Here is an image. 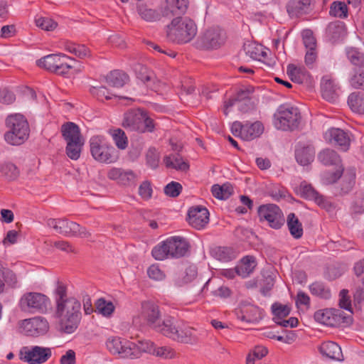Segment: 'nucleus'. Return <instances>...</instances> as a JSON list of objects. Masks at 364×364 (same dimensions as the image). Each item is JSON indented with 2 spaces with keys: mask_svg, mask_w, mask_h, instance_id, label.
Wrapping results in <instances>:
<instances>
[{
  "mask_svg": "<svg viewBox=\"0 0 364 364\" xmlns=\"http://www.w3.org/2000/svg\"><path fill=\"white\" fill-rule=\"evenodd\" d=\"M147 274L150 279L156 281H161L166 277L164 272L156 264H151L147 269Z\"/></svg>",
  "mask_w": 364,
  "mask_h": 364,
  "instance_id": "obj_58",
  "label": "nucleus"
},
{
  "mask_svg": "<svg viewBox=\"0 0 364 364\" xmlns=\"http://www.w3.org/2000/svg\"><path fill=\"white\" fill-rule=\"evenodd\" d=\"M271 309L274 316V321L275 323L276 321H279L290 314V307L288 305L274 303L272 305Z\"/></svg>",
  "mask_w": 364,
  "mask_h": 364,
  "instance_id": "obj_52",
  "label": "nucleus"
},
{
  "mask_svg": "<svg viewBox=\"0 0 364 364\" xmlns=\"http://www.w3.org/2000/svg\"><path fill=\"white\" fill-rule=\"evenodd\" d=\"M225 41V33L218 28H211L206 30L199 38L198 45L205 49H217Z\"/></svg>",
  "mask_w": 364,
  "mask_h": 364,
  "instance_id": "obj_15",
  "label": "nucleus"
},
{
  "mask_svg": "<svg viewBox=\"0 0 364 364\" xmlns=\"http://www.w3.org/2000/svg\"><path fill=\"white\" fill-rule=\"evenodd\" d=\"M178 324L179 323H178L177 321L174 318L171 316H166L162 321H160L159 322L154 330L161 333L163 336L173 340Z\"/></svg>",
  "mask_w": 364,
  "mask_h": 364,
  "instance_id": "obj_27",
  "label": "nucleus"
},
{
  "mask_svg": "<svg viewBox=\"0 0 364 364\" xmlns=\"http://www.w3.org/2000/svg\"><path fill=\"white\" fill-rule=\"evenodd\" d=\"M176 350L171 346H156L154 352V356L164 360H171L176 357Z\"/></svg>",
  "mask_w": 364,
  "mask_h": 364,
  "instance_id": "obj_51",
  "label": "nucleus"
},
{
  "mask_svg": "<svg viewBox=\"0 0 364 364\" xmlns=\"http://www.w3.org/2000/svg\"><path fill=\"white\" fill-rule=\"evenodd\" d=\"M319 351L322 355L326 356L329 359L338 361L343 360L341 347L334 342H323L319 347Z\"/></svg>",
  "mask_w": 364,
  "mask_h": 364,
  "instance_id": "obj_29",
  "label": "nucleus"
},
{
  "mask_svg": "<svg viewBox=\"0 0 364 364\" xmlns=\"http://www.w3.org/2000/svg\"><path fill=\"white\" fill-rule=\"evenodd\" d=\"M188 5V0H166L165 4L161 6V11L164 17L171 18L185 13Z\"/></svg>",
  "mask_w": 364,
  "mask_h": 364,
  "instance_id": "obj_26",
  "label": "nucleus"
},
{
  "mask_svg": "<svg viewBox=\"0 0 364 364\" xmlns=\"http://www.w3.org/2000/svg\"><path fill=\"white\" fill-rule=\"evenodd\" d=\"M257 266L255 258L252 256L244 257L236 267L237 275L245 278L248 277Z\"/></svg>",
  "mask_w": 364,
  "mask_h": 364,
  "instance_id": "obj_33",
  "label": "nucleus"
},
{
  "mask_svg": "<svg viewBox=\"0 0 364 364\" xmlns=\"http://www.w3.org/2000/svg\"><path fill=\"white\" fill-rule=\"evenodd\" d=\"M144 119V111L141 109H132L124 114L122 125L124 128L132 131L143 130L141 120Z\"/></svg>",
  "mask_w": 364,
  "mask_h": 364,
  "instance_id": "obj_23",
  "label": "nucleus"
},
{
  "mask_svg": "<svg viewBox=\"0 0 364 364\" xmlns=\"http://www.w3.org/2000/svg\"><path fill=\"white\" fill-rule=\"evenodd\" d=\"M262 122L257 121L252 123L246 122H235L231 126V132L235 136H239L245 141H251L259 137L264 132Z\"/></svg>",
  "mask_w": 364,
  "mask_h": 364,
  "instance_id": "obj_9",
  "label": "nucleus"
},
{
  "mask_svg": "<svg viewBox=\"0 0 364 364\" xmlns=\"http://www.w3.org/2000/svg\"><path fill=\"white\" fill-rule=\"evenodd\" d=\"M212 255L219 261L228 262L235 257L232 251L228 247H218L212 250Z\"/></svg>",
  "mask_w": 364,
  "mask_h": 364,
  "instance_id": "obj_50",
  "label": "nucleus"
},
{
  "mask_svg": "<svg viewBox=\"0 0 364 364\" xmlns=\"http://www.w3.org/2000/svg\"><path fill=\"white\" fill-rule=\"evenodd\" d=\"M325 166L328 169L322 174V181L324 184H331L336 183L342 176L343 173V166L340 161L337 163L333 161H326Z\"/></svg>",
  "mask_w": 364,
  "mask_h": 364,
  "instance_id": "obj_25",
  "label": "nucleus"
},
{
  "mask_svg": "<svg viewBox=\"0 0 364 364\" xmlns=\"http://www.w3.org/2000/svg\"><path fill=\"white\" fill-rule=\"evenodd\" d=\"M347 6L343 2H333L330 9V14L335 17L345 18L347 16Z\"/></svg>",
  "mask_w": 364,
  "mask_h": 364,
  "instance_id": "obj_55",
  "label": "nucleus"
},
{
  "mask_svg": "<svg viewBox=\"0 0 364 364\" xmlns=\"http://www.w3.org/2000/svg\"><path fill=\"white\" fill-rule=\"evenodd\" d=\"M49 328L47 320L41 316L21 320L18 322L20 333L28 336H39L45 334Z\"/></svg>",
  "mask_w": 364,
  "mask_h": 364,
  "instance_id": "obj_12",
  "label": "nucleus"
},
{
  "mask_svg": "<svg viewBox=\"0 0 364 364\" xmlns=\"http://www.w3.org/2000/svg\"><path fill=\"white\" fill-rule=\"evenodd\" d=\"M211 191L213 196L219 200H226L234 192L232 186L229 183L223 185L215 184L212 186Z\"/></svg>",
  "mask_w": 364,
  "mask_h": 364,
  "instance_id": "obj_38",
  "label": "nucleus"
},
{
  "mask_svg": "<svg viewBox=\"0 0 364 364\" xmlns=\"http://www.w3.org/2000/svg\"><path fill=\"white\" fill-rule=\"evenodd\" d=\"M348 104L353 112L364 114V93L350 94L348 99Z\"/></svg>",
  "mask_w": 364,
  "mask_h": 364,
  "instance_id": "obj_40",
  "label": "nucleus"
},
{
  "mask_svg": "<svg viewBox=\"0 0 364 364\" xmlns=\"http://www.w3.org/2000/svg\"><path fill=\"white\" fill-rule=\"evenodd\" d=\"M50 305V299L45 294L38 292L26 293L19 300L21 310L30 314L46 313Z\"/></svg>",
  "mask_w": 364,
  "mask_h": 364,
  "instance_id": "obj_6",
  "label": "nucleus"
},
{
  "mask_svg": "<svg viewBox=\"0 0 364 364\" xmlns=\"http://www.w3.org/2000/svg\"><path fill=\"white\" fill-rule=\"evenodd\" d=\"M301 119L297 107L290 105H280L273 116V124L277 129L283 131L293 130L296 128Z\"/></svg>",
  "mask_w": 364,
  "mask_h": 364,
  "instance_id": "obj_4",
  "label": "nucleus"
},
{
  "mask_svg": "<svg viewBox=\"0 0 364 364\" xmlns=\"http://www.w3.org/2000/svg\"><path fill=\"white\" fill-rule=\"evenodd\" d=\"M0 274L2 275L6 283L11 287H16L18 283V279L16 274L5 267L0 269Z\"/></svg>",
  "mask_w": 364,
  "mask_h": 364,
  "instance_id": "obj_57",
  "label": "nucleus"
},
{
  "mask_svg": "<svg viewBox=\"0 0 364 364\" xmlns=\"http://www.w3.org/2000/svg\"><path fill=\"white\" fill-rule=\"evenodd\" d=\"M84 140L66 141V154L70 159H78Z\"/></svg>",
  "mask_w": 364,
  "mask_h": 364,
  "instance_id": "obj_47",
  "label": "nucleus"
},
{
  "mask_svg": "<svg viewBox=\"0 0 364 364\" xmlns=\"http://www.w3.org/2000/svg\"><path fill=\"white\" fill-rule=\"evenodd\" d=\"M246 54L253 60H264L267 56L268 52L261 45L255 43H248L245 46Z\"/></svg>",
  "mask_w": 364,
  "mask_h": 364,
  "instance_id": "obj_36",
  "label": "nucleus"
},
{
  "mask_svg": "<svg viewBox=\"0 0 364 364\" xmlns=\"http://www.w3.org/2000/svg\"><path fill=\"white\" fill-rule=\"evenodd\" d=\"M138 13L142 19L148 22L157 21L161 17H164L161 11V7L157 10L141 6L138 8Z\"/></svg>",
  "mask_w": 364,
  "mask_h": 364,
  "instance_id": "obj_37",
  "label": "nucleus"
},
{
  "mask_svg": "<svg viewBox=\"0 0 364 364\" xmlns=\"http://www.w3.org/2000/svg\"><path fill=\"white\" fill-rule=\"evenodd\" d=\"M299 193L301 197L314 200L318 205L323 208H328L331 206L330 203L318 192H317L310 184L302 182L299 188Z\"/></svg>",
  "mask_w": 364,
  "mask_h": 364,
  "instance_id": "obj_21",
  "label": "nucleus"
},
{
  "mask_svg": "<svg viewBox=\"0 0 364 364\" xmlns=\"http://www.w3.org/2000/svg\"><path fill=\"white\" fill-rule=\"evenodd\" d=\"M54 301L53 317L59 330L65 333H73L81 319L80 302L73 296H68L66 287L60 282L54 291Z\"/></svg>",
  "mask_w": 364,
  "mask_h": 364,
  "instance_id": "obj_1",
  "label": "nucleus"
},
{
  "mask_svg": "<svg viewBox=\"0 0 364 364\" xmlns=\"http://www.w3.org/2000/svg\"><path fill=\"white\" fill-rule=\"evenodd\" d=\"M323 97L329 102H334L337 98V87L330 79L323 78L321 83Z\"/></svg>",
  "mask_w": 364,
  "mask_h": 364,
  "instance_id": "obj_35",
  "label": "nucleus"
},
{
  "mask_svg": "<svg viewBox=\"0 0 364 364\" xmlns=\"http://www.w3.org/2000/svg\"><path fill=\"white\" fill-rule=\"evenodd\" d=\"M262 317L260 309L253 305L243 306L240 312H237V318L247 323L257 322Z\"/></svg>",
  "mask_w": 364,
  "mask_h": 364,
  "instance_id": "obj_28",
  "label": "nucleus"
},
{
  "mask_svg": "<svg viewBox=\"0 0 364 364\" xmlns=\"http://www.w3.org/2000/svg\"><path fill=\"white\" fill-rule=\"evenodd\" d=\"M128 80V75L119 70L111 72L107 78V83L114 87H122Z\"/></svg>",
  "mask_w": 364,
  "mask_h": 364,
  "instance_id": "obj_43",
  "label": "nucleus"
},
{
  "mask_svg": "<svg viewBox=\"0 0 364 364\" xmlns=\"http://www.w3.org/2000/svg\"><path fill=\"white\" fill-rule=\"evenodd\" d=\"M92 95L95 96L98 100H103L112 99V95L107 90L105 87H93L90 89Z\"/></svg>",
  "mask_w": 364,
  "mask_h": 364,
  "instance_id": "obj_63",
  "label": "nucleus"
},
{
  "mask_svg": "<svg viewBox=\"0 0 364 364\" xmlns=\"http://www.w3.org/2000/svg\"><path fill=\"white\" fill-rule=\"evenodd\" d=\"M90 146L92 156L95 159H109L111 152L114 151L112 147L108 146L104 136H92L90 139Z\"/></svg>",
  "mask_w": 364,
  "mask_h": 364,
  "instance_id": "obj_16",
  "label": "nucleus"
},
{
  "mask_svg": "<svg viewBox=\"0 0 364 364\" xmlns=\"http://www.w3.org/2000/svg\"><path fill=\"white\" fill-rule=\"evenodd\" d=\"M182 191V186L181 183L175 181H171L164 187V193L172 198L177 197Z\"/></svg>",
  "mask_w": 364,
  "mask_h": 364,
  "instance_id": "obj_59",
  "label": "nucleus"
},
{
  "mask_svg": "<svg viewBox=\"0 0 364 364\" xmlns=\"http://www.w3.org/2000/svg\"><path fill=\"white\" fill-rule=\"evenodd\" d=\"M109 178L124 186H129L134 183L137 179V175L132 170L114 168L108 173Z\"/></svg>",
  "mask_w": 364,
  "mask_h": 364,
  "instance_id": "obj_22",
  "label": "nucleus"
},
{
  "mask_svg": "<svg viewBox=\"0 0 364 364\" xmlns=\"http://www.w3.org/2000/svg\"><path fill=\"white\" fill-rule=\"evenodd\" d=\"M156 346L150 341H139L137 343H134V347L132 350V359L139 358L143 353L154 355Z\"/></svg>",
  "mask_w": 364,
  "mask_h": 364,
  "instance_id": "obj_39",
  "label": "nucleus"
},
{
  "mask_svg": "<svg viewBox=\"0 0 364 364\" xmlns=\"http://www.w3.org/2000/svg\"><path fill=\"white\" fill-rule=\"evenodd\" d=\"M6 124L9 129L5 133V140L11 145H20L28 137L29 126L26 118L21 114L7 117Z\"/></svg>",
  "mask_w": 364,
  "mask_h": 364,
  "instance_id": "obj_3",
  "label": "nucleus"
},
{
  "mask_svg": "<svg viewBox=\"0 0 364 364\" xmlns=\"http://www.w3.org/2000/svg\"><path fill=\"white\" fill-rule=\"evenodd\" d=\"M350 84L356 89L364 88V65L352 77Z\"/></svg>",
  "mask_w": 364,
  "mask_h": 364,
  "instance_id": "obj_61",
  "label": "nucleus"
},
{
  "mask_svg": "<svg viewBox=\"0 0 364 364\" xmlns=\"http://www.w3.org/2000/svg\"><path fill=\"white\" fill-rule=\"evenodd\" d=\"M51 356L49 348L41 346H24L19 351V358L28 364H42Z\"/></svg>",
  "mask_w": 364,
  "mask_h": 364,
  "instance_id": "obj_11",
  "label": "nucleus"
},
{
  "mask_svg": "<svg viewBox=\"0 0 364 364\" xmlns=\"http://www.w3.org/2000/svg\"><path fill=\"white\" fill-rule=\"evenodd\" d=\"M258 215L260 220H266L269 226L274 229H279L284 223L282 210L274 204L259 206Z\"/></svg>",
  "mask_w": 364,
  "mask_h": 364,
  "instance_id": "obj_14",
  "label": "nucleus"
},
{
  "mask_svg": "<svg viewBox=\"0 0 364 364\" xmlns=\"http://www.w3.org/2000/svg\"><path fill=\"white\" fill-rule=\"evenodd\" d=\"M138 193L143 200H149L153 194V188L151 182L149 181H143L139 186Z\"/></svg>",
  "mask_w": 364,
  "mask_h": 364,
  "instance_id": "obj_56",
  "label": "nucleus"
},
{
  "mask_svg": "<svg viewBox=\"0 0 364 364\" xmlns=\"http://www.w3.org/2000/svg\"><path fill=\"white\" fill-rule=\"evenodd\" d=\"M165 166L168 169H173L177 171H186L189 165L185 161H165Z\"/></svg>",
  "mask_w": 364,
  "mask_h": 364,
  "instance_id": "obj_62",
  "label": "nucleus"
},
{
  "mask_svg": "<svg viewBox=\"0 0 364 364\" xmlns=\"http://www.w3.org/2000/svg\"><path fill=\"white\" fill-rule=\"evenodd\" d=\"M348 58L355 65L362 67L364 65V54L355 49H350L348 51Z\"/></svg>",
  "mask_w": 364,
  "mask_h": 364,
  "instance_id": "obj_60",
  "label": "nucleus"
},
{
  "mask_svg": "<svg viewBox=\"0 0 364 364\" xmlns=\"http://www.w3.org/2000/svg\"><path fill=\"white\" fill-rule=\"evenodd\" d=\"M310 4L311 0H291L288 3L287 9L290 16H297L306 13Z\"/></svg>",
  "mask_w": 364,
  "mask_h": 364,
  "instance_id": "obj_34",
  "label": "nucleus"
},
{
  "mask_svg": "<svg viewBox=\"0 0 364 364\" xmlns=\"http://www.w3.org/2000/svg\"><path fill=\"white\" fill-rule=\"evenodd\" d=\"M60 48L80 58H85L90 55V50L85 46L76 44L68 41H62L60 43Z\"/></svg>",
  "mask_w": 364,
  "mask_h": 364,
  "instance_id": "obj_31",
  "label": "nucleus"
},
{
  "mask_svg": "<svg viewBox=\"0 0 364 364\" xmlns=\"http://www.w3.org/2000/svg\"><path fill=\"white\" fill-rule=\"evenodd\" d=\"M188 215L189 224L198 230L203 228L209 221V212L205 207H193L189 209Z\"/></svg>",
  "mask_w": 364,
  "mask_h": 364,
  "instance_id": "obj_19",
  "label": "nucleus"
},
{
  "mask_svg": "<svg viewBox=\"0 0 364 364\" xmlns=\"http://www.w3.org/2000/svg\"><path fill=\"white\" fill-rule=\"evenodd\" d=\"M168 246V239L159 242L153 247L151 255L156 260L159 261L171 259V257H169V249Z\"/></svg>",
  "mask_w": 364,
  "mask_h": 364,
  "instance_id": "obj_42",
  "label": "nucleus"
},
{
  "mask_svg": "<svg viewBox=\"0 0 364 364\" xmlns=\"http://www.w3.org/2000/svg\"><path fill=\"white\" fill-rule=\"evenodd\" d=\"M75 61L63 53L50 54L37 60V65L51 73L66 75L74 67Z\"/></svg>",
  "mask_w": 364,
  "mask_h": 364,
  "instance_id": "obj_5",
  "label": "nucleus"
},
{
  "mask_svg": "<svg viewBox=\"0 0 364 364\" xmlns=\"http://www.w3.org/2000/svg\"><path fill=\"white\" fill-rule=\"evenodd\" d=\"M326 141L338 146L343 151H347L350 146V138L347 133L338 128H331L323 134Z\"/></svg>",
  "mask_w": 364,
  "mask_h": 364,
  "instance_id": "obj_18",
  "label": "nucleus"
},
{
  "mask_svg": "<svg viewBox=\"0 0 364 364\" xmlns=\"http://www.w3.org/2000/svg\"><path fill=\"white\" fill-rule=\"evenodd\" d=\"M341 183L340 193H348L353 188L355 183V168H348L345 171Z\"/></svg>",
  "mask_w": 364,
  "mask_h": 364,
  "instance_id": "obj_32",
  "label": "nucleus"
},
{
  "mask_svg": "<svg viewBox=\"0 0 364 364\" xmlns=\"http://www.w3.org/2000/svg\"><path fill=\"white\" fill-rule=\"evenodd\" d=\"M314 318L318 323L328 326L348 323L351 320L342 310L335 309L318 310L314 314Z\"/></svg>",
  "mask_w": 364,
  "mask_h": 364,
  "instance_id": "obj_10",
  "label": "nucleus"
},
{
  "mask_svg": "<svg viewBox=\"0 0 364 364\" xmlns=\"http://www.w3.org/2000/svg\"><path fill=\"white\" fill-rule=\"evenodd\" d=\"M61 133L65 141L84 140L78 126L71 122L61 126Z\"/></svg>",
  "mask_w": 364,
  "mask_h": 364,
  "instance_id": "obj_30",
  "label": "nucleus"
},
{
  "mask_svg": "<svg viewBox=\"0 0 364 364\" xmlns=\"http://www.w3.org/2000/svg\"><path fill=\"white\" fill-rule=\"evenodd\" d=\"M48 227L54 229L56 232L65 235L79 236L81 237H88L90 233L79 224L69 221L65 218L49 219L47 221Z\"/></svg>",
  "mask_w": 364,
  "mask_h": 364,
  "instance_id": "obj_8",
  "label": "nucleus"
},
{
  "mask_svg": "<svg viewBox=\"0 0 364 364\" xmlns=\"http://www.w3.org/2000/svg\"><path fill=\"white\" fill-rule=\"evenodd\" d=\"M36 26L46 31H53L57 26L58 23L53 19L42 16H36L35 18Z\"/></svg>",
  "mask_w": 364,
  "mask_h": 364,
  "instance_id": "obj_49",
  "label": "nucleus"
},
{
  "mask_svg": "<svg viewBox=\"0 0 364 364\" xmlns=\"http://www.w3.org/2000/svg\"><path fill=\"white\" fill-rule=\"evenodd\" d=\"M309 289L311 294L321 299H328L331 296L330 289L320 282H314L309 286Z\"/></svg>",
  "mask_w": 364,
  "mask_h": 364,
  "instance_id": "obj_46",
  "label": "nucleus"
},
{
  "mask_svg": "<svg viewBox=\"0 0 364 364\" xmlns=\"http://www.w3.org/2000/svg\"><path fill=\"white\" fill-rule=\"evenodd\" d=\"M196 33L197 26L196 23L187 17L173 18L166 28V36L168 39L178 43L190 42Z\"/></svg>",
  "mask_w": 364,
  "mask_h": 364,
  "instance_id": "obj_2",
  "label": "nucleus"
},
{
  "mask_svg": "<svg viewBox=\"0 0 364 364\" xmlns=\"http://www.w3.org/2000/svg\"><path fill=\"white\" fill-rule=\"evenodd\" d=\"M296 159H309L314 157L315 149L310 144L299 142L296 146Z\"/></svg>",
  "mask_w": 364,
  "mask_h": 364,
  "instance_id": "obj_44",
  "label": "nucleus"
},
{
  "mask_svg": "<svg viewBox=\"0 0 364 364\" xmlns=\"http://www.w3.org/2000/svg\"><path fill=\"white\" fill-rule=\"evenodd\" d=\"M232 107H237L242 112H247L254 108V103L251 99V93L247 90L240 91L235 99L230 100L225 102L224 106V114L228 115Z\"/></svg>",
  "mask_w": 364,
  "mask_h": 364,
  "instance_id": "obj_17",
  "label": "nucleus"
},
{
  "mask_svg": "<svg viewBox=\"0 0 364 364\" xmlns=\"http://www.w3.org/2000/svg\"><path fill=\"white\" fill-rule=\"evenodd\" d=\"M304 44L307 49L316 48V39L313 36L311 31L305 30L302 33Z\"/></svg>",
  "mask_w": 364,
  "mask_h": 364,
  "instance_id": "obj_64",
  "label": "nucleus"
},
{
  "mask_svg": "<svg viewBox=\"0 0 364 364\" xmlns=\"http://www.w3.org/2000/svg\"><path fill=\"white\" fill-rule=\"evenodd\" d=\"M160 316L159 306L152 301H146L141 303L139 315L134 318V322L137 324L140 322L139 319H141L144 323L154 329L161 321Z\"/></svg>",
  "mask_w": 364,
  "mask_h": 364,
  "instance_id": "obj_13",
  "label": "nucleus"
},
{
  "mask_svg": "<svg viewBox=\"0 0 364 364\" xmlns=\"http://www.w3.org/2000/svg\"><path fill=\"white\" fill-rule=\"evenodd\" d=\"M95 305L97 311L104 316H109L114 310L113 304L104 299H99Z\"/></svg>",
  "mask_w": 364,
  "mask_h": 364,
  "instance_id": "obj_53",
  "label": "nucleus"
},
{
  "mask_svg": "<svg viewBox=\"0 0 364 364\" xmlns=\"http://www.w3.org/2000/svg\"><path fill=\"white\" fill-rule=\"evenodd\" d=\"M107 350L112 355L121 359H132L134 343L124 338L112 336L105 342Z\"/></svg>",
  "mask_w": 364,
  "mask_h": 364,
  "instance_id": "obj_7",
  "label": "nucleus"
},
{
  "mask_svg": "<svg viewBox=\"0 0 364 364\" xmlns=\"http://www.w3.org/2000/svg\"><path fill=\"white\" fill-rule=\"evenodd\" d=\"M0 171L9 180L15 179L18 175L17 167L11 161H2L0 163Z\"/></svg>",
  "mask_w": 364,
  "mask_h": 364,
  "instance_id": "obj_48",
  "label": "nucleus"
},
{
  "mask_svg": "<svg viewBox=\"0 0 364 364\" xmlns=\"http://www.w3.org/2000/svg\"><path fill=\"white\" fill-rule=\"evenodd\" d=\"M198 275L197 268L194 265H190L185 271L175 280L176 285L182 287L192 282Z\"/></svg>",
  "mask_w": 364,
  "mask_h": 364,
  "instance_id": "obj_41",
  "label": "nucleus"
},
{
  "mask_svg": "<svg viewBox=\"0 0 364 364\" xmlns=\"http://www.w3.org/2000/svg\"><path fill=\"white\" fill-rule=\"evenodd\" d=\"M110 134L116 144L120 149H124L128 144V139L124 131L120 129H117L110 131Z\"/></svg>",
  "mask_w": 364,
  "mask_h": 364,
  "instance_id": "obj_54",
  "label": "nucleus"
},
{
  "mask_svg": "<svg viewBox=\"0 0 364 364\" xmlns=\"http://www.w3.org/2000/svg\"><path fill=\"white\" fill-rule=\"evenodd\" d=\"M167 239L169 257L171 259H178L186 255L190 245L185 238L179 236H173Z\"/></svg>",
  "mask_w": 364,
  "mask_h": 364,
  "instance_id": "obj_20",
  "label": "nucleus"
},
{
  "mask_svg": "<svg viewBox=\"0 0 364 364\" xmlns=\"http://www.w3.org/2000/svg\"><path fill=\"white\" fill-rule=\"evenodd\" d=\"M195 331L194 328L188 326L178 324L173 341L184 344L195 345L198 341Z\"/></svg>",
  "mask_w": 364,
  "mask_h": 364,
  "instance_id": "obj_24",
  "label": "nucleus"
},
{
  "mask_svg": "<svg viewBox=\"0 0 364 364\" xmlns=\"http://www.w3.org/2000/svg\"><path fill=\"white\" fill-rule=\"evenodd\" d=\"M287 225L291 235L294 237L298 239L302 236L303 228L301 223L299 222L294 213L289 214L287 217Z\"/></svg>",
  "mask_w": 364,
  "mask_h": 364,
  "instance_id": "obj_45",
  "label": "nucleus"
}]
</instances>
